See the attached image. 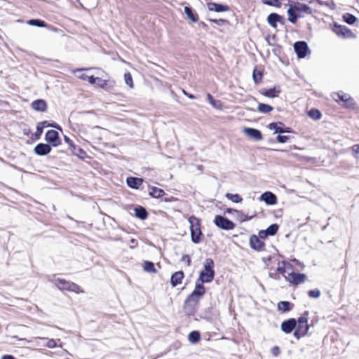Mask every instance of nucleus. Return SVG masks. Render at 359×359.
<instances>
[{"label": "nucleus", "instance_id": "49530a36", "mask_svg": "<svg viewBox=\"0 0 359 359\" xmlns=\"http://www.w3.org/2000/svg\"><path fill=\"white\" fill-rule=\"evenodd\" d=\"M189 170L190 172H196V170H198V172L200 173L202 171V165H191L189 166Z\"/></svg>", "mask_w": 359, "mask_h": 359}, {"label": "nucleus", "instance_id": "5701e85b", "mask_svg": "<svg viewBox=\"0 0 359 359\" xmlns=\"http://www.w3.org/2000/svg\"><path fill=\"white\" fill-rule=\"evenodd\" d=\"M32 107L34 109L39 111H45L47 108L46 102L43 100H36L32 103Z\"/></svg>", "mask_w": 359, "mask_h": 359}, {"label": "nucleus", "instance_id": "393cba45", "mask_svg": "<svg viewBox=\"0 0 359 359\" xmlns=\"http://www.w3.org/2000/svg\"><path fill=\"white\" fill-rule=\"evenodd\" d=\"M294 9L299 12H304L307 14H311L312 13V9L308 6L307 5L302 3H296L294 5Z\"/></svg>", "mask_w": 359, "mask_h": 359}, {"label": "nucleus", "instance_id": "4d7b16f0", "mask_svg": "<svg viewBox=\"0 0 359 359\" xmlns=\"http://www.w3.org/2000/svg\"><path fill=\"white\" fill-rule=\"evenodd\" d=\"M77 76L79 79H80L81 80L86 81L88 79V75H87L86 74H81L80 75H78Z\"/></svg>", "mask_w": 359, "mask_h": 359}, {"label": "nucleus", "instance_id": "dca6fc26", "mask_svg": "<svg viewBox=\"0 0 359 359\" xmlns=\"http://www.w3.org/2000/svg\"><path fill=\"white\" fill-rule=\"evenodd\" d=\"M260 200L264 201L268 205H275L277 203L276 196L270 191L262 194Z\"/></svg>", "mask_w": 359, "mask_h": 359}, {"label": "nucleus", "instance_id": "7c9ffc66", "mask_svg": "<svg viewBox=\"0 0 359 359\" xmlns=\"http://www.w3.org/2000/svg\"><path fill=\"white\" fill-rule=\"evenodd\" d=\"M135 216L141 219H144L147 217V212L144 208H135Z\"/></svg>", "mask_w": 359, "mask_h": 359}, {"label": "nucleus", "instance_id": "6e6d98bb", "mask_svg": "<svg viewBox=\"0 0 359 359\" xmlns=\"http://www.w3.org/2000/svg\"><path fill=\"white\" fill-rule=\"evenodd\" d=\"M210 21L216 23L217 25H222L224 22H225V20H222V19H219V20H210Z\"/></svg>", "mask_w": 359, "mask_h": 359}, {"label": "nucleus", "instance_id": "3c124183", "mask_svg": "<svg viewBox=\"0 0 359 359\" xmlns=\"http://www.w3.org/2000/svg\"><path fill=\"white\" fill-rule=\"evenodd\" d=\"M48 348H55L57 344L56 341L54 339H48L47 344L46 345Z\"/></svg>", "mask_w": 359, "mask_h": 359}, {"label": "nucleus", "instance_id": "bf43d9fd", "mask_svg": "<svg viewBox=\"0 0 359 359\" xmlns=\"http://www.w3.org/2000/svg\"><path fill=\"white\" fill-rule=\"evenodd\" d=\"M183 93H184V95H185L186 96H187L190 99H194L195 98L194 95H193L191 94L187 93L184 90H183Z\"/></svg>", "mask_w": 359, "mask_h": 359}, {"label": "nucleus", "instance_id": "8fccbe9b", "mask_svg": "<svg viewBox=\"0 0 359 359\" xmlns=\"http://www.w3.org/2000/svg\"><path fill=\"white\" fill-rule=\"evenodd\" d=\"M181 262H186L188 266L191 264V259L188 255H183L181 258Z\"/></svg>", "mask_w": 359, "mask_h": 359}, {"label": "nucleus", "instance_id": "f3484780", "mask_svg": "<svg viewBox=\"0 0 359 359\" xmlns=\"http://www.w3.org/2000/svg\"><path fill=\"white\" fill-rule=\"evenodd\" d=\"M207 6L210 11L215 12H226L229 10V7L228 6L213 2L208 3Z\"/></svg>", "mask_w": 359, "mask_h": 359}, {"label": "nucleus", "instance_id": "c85d7f7f", "mask_svg": "<svg viewBox=\"0 0 359 359\" xmlns=\"http://www.w3.org/2000/svg\"><path fill=\"white\" fill-rule=\"evenodd\" d=\"M296 13H297V11L294 9V6L290 5V8L287 9V14L289 15L288 20L292 23H295L297 22L298 15Z\"/></svg>", "mask_w": 359, "mask_h": 359}, {"label": "nucleus", "instance_id": "a211bd4d", "mask_svg": "<svg viewBox=\"0 0 359 359\" xmlns=\"http://www.w3.org/2000/svg\"><path fill=\"white\" fill-rule=\"evenodd\" d=\"M283 123L282 122L271 123L269 125V128L271 130H274V133H283L285 132H290V128H287L285 130L283 128Z\"/></svg>", "mask_w": 359, "mask_h": 359}, {"label": "nucleus", "instance_id": "b1692460", "mask_svg": "<svg viewBox=\"0 0 359 359\" xmlns=\"http://www.w3.org/2000/svg\"><path fill=\"white\" fill-rule=\"evenodd\" d=\"M126 182L128 187L137 189L142 184L143 180L137 177H128Z\"/></svg>", "mask_w": 359, "mask_h": 359}, {"label": "nucleus", "instance_id": "f03ea898", "mask_svg": "<svg viewBox=\"0 0 359 359\" xmlns=\"http://www.w3.org/2000/svg\"><path fill=\"white\" fill-rule=\"evenodd\" d=\"M214 276V262L212 259L208 258L203 263V270L201 271L199 278L197 281L202 283H208L213 280Z\"/></svg>", "mask_w": 359, "mask_h": 359}, {"label": "nucleus", "instance_id": "f257e3e1", "mask_svg": "<svg viewBox=\"0 0 359 359\" xmlns=\"http://www.w3.org/2000/svg\"><path fill=\"white\" fill-rule=\"evenodd\" d=\"M205 289L203 283L196 281V286L192 293L187 297L185 302V308L190 306L191 309L189 311L192 312L196 304L198 303L201 297L205 294Z\"/></svg>", "mask_w": 359, "mask_h": 359}, {"label": "nucleus", "instance_id": "603ef678", "mask_svg": "<svg viewBox=\"0 0 359 359\" xmlns=\"http://www.w3.org/2000/svg\"><path fill=\"white\" fill-rule=\"evenodd\" d=\"M43 126H41L39 124L37 125L36 130L35 132L36 136L41 135V134L43 133Z\"/></svg>", "mask_w": 359, "mask_h": 359}, {"label": "nucleus", "instance_id": "37998d69", "mask_svg": "<svg viewBox=\"0 0 359 359\" xmlns=\"http://www.w3.org/2000/svg\"><path fill=\"white\" fill-rule=\"evenodd\" d=\"M252 78L254 81L257 83L262 80V75L260 72H257L256 69H255L252 73Z\"/></svg>", "mask_w": 359, "mask_h": 359}, {"label": "nucleus", "instance_id": "e2e57ef3", "mask_svg": "<svg viewBox=\"0 0 359 359\" xmlns=\"http://www.w3.org/2000/svg\"><path fill=\"white\" fill-rule=\"evenodd\" d=\"M82 70H83V69H77L74 70V71H73V73H74V74H75L76 72H80V71H82Z\"/></svg>", "mask_w": 359, "mask_h": 359}, {"label": "nucleus", "instance_id": "09e8293b", "mask_svg": "<svg viewBox=\"0 0 359 359\" xmlns=\"http://www.w3.org/2000/svg\"><path fill=\"white\" fill-rule=\"evenodd\" d=\"M271 352L273 356L277 357L280 354V350L278 346H276L271 348Z\"/></svg>", "mask_w": 359, "mask_h": 359}, {"label": "nucleus", "instance_id": "a18cd8bd", "mask_svg": "<svg viewBox=\"0 0 359 359\" xmlns=\"http://www.w3.org/2000/svg\"><path fill=\"white\" fill-rule=\"evenodd\" d=\"M264 4L273 6H279L280 3L278 0H262Z\"/></svg>", "mask_w": 359, "mask_h": 359}, {"label": "nucleus", "instance_id": "1a4fd4ad", "mask_svg": "<svg viewBox=\"0 0 359 359\" xmlns=\"http://www.w3.org/2000/svg\"><path fill=\"white\" fill-rule=\"evenodd\" d=\"M285 279L291 284L299 285L305 282L306 276L304 273H296L294 272L288 273L287 276H284Z\"/></svg>", "mask_w": 359, "mask_h": 359}, {"label": "nucleus", "instance_id": "412c9836", "mask_svg": "<svg viewBox=\"0 0 359 359\" xmlns=\"http://www.w3.org/2000/svg\"><path fill=\"white\" fill-rule=\"evenodd\" d=\"M184 278V273L182 271H177L174 273L170 278V283L172 287H175L177 285L182 283V281Z\"/></svg>", "mask_w": 359, "mask_h": 359}, {"label": "nucleus", "instance_id": "4468645a", "mask_svg": "<svg viewBox=\"0 0 359 359\" xmlns=\"http://www.w3.org/2000/svg\"><path fill=\"white\" fill-rule=\"evenodd\" d=\"M267 22H268L269 25L270 26H271L273 28H276L277 27L276 23L278 22L281 23L282 25L284 24V18L277 13H271L267 17Z\"/></svg>", "mask_w": 359, "mask_h": 359}, {"label": "nucleus", "instance_id": "aec40b11", "mask_svg": "<svg viewBox=\"0 0 359 359\" xmlns=\"http://www.w3.org/2000/svg\"><path fill=\"white\" fill-rule=\"evenodd\" d=\"M250 243L252 248L257 250H262L264 246V242L262 241L257 236H251Z\"/></svg>", "mask_w": 359, "mask_h": 359}, {"label": "nucleus", "instance_id": "79ce46f5", "mask_svg": "<svg viewBox=\"0 0 359 359\" xmlns=\"http://www.w3.org/2000/svg\"><path fill=\"white\" fill-rule=\"evenodd\" d=\"M28 24L30 25L37 26L40 27H43L46 26V23L44 21L36 19L29 20Z\"/></svg>", "mask_w": 359, "mask_h": 359}, {"label": "nucleus", "instance_id": "5fc2aeb1", "mask_svg": "<svg viewBox=\"0 0 359 359\" xmlns=\"http://www.w3.org/2000/svg\"><path fill=\"white\" fill-rule=\"evenodd\" d=\"M95 78L94 76H88L87 81L92 85L95 86Z\"/></svg>", "mask_w": 359, "mask_h": 359}, {"label": "nucleus", "instance_id": "7ed1b4c3", "mask_svg": "<svg viewBox=\"0 0 359 359\" xmlns=\"http://www.w3.org/2000/svg\"><path fill=\"white\" fill-rule=\"evenodd\" d=\"M189 222L190 224L191 241L194 243H200L202 236L200 220L194 216H191L189 218Z\"/></svg>", "mask_w": 359, "mask_h": 359}, {"label": "nucleus", "instance_id": "6ab92c4d", "mask_svg": "<svg viewBox=\"0 0 359 359\" xmlns=\"http://www.w3.org/2000/svg\"><path fill=\"white\" fill-rule=\"evenodd\" d=\"M278 229V225L276 224H273L270 225L266 230L261 231L259 232V236L261 238L266 237L267 236H273L276 233Z\"/></svg>", "mask_w": 359, "mask_h": 359}, {"label": "nucleus", "instance_id": "58836bf2", "mask_svg": "<svg viewBox=\"0 0 359 359\" xmlns=\"http://www.w3.org/2000/svg\"><path fill=\"white\" fill-rule=\"evenodd\" d=\"M200 339V333L197 331H193L189 334V340L191 343L197 342Z\"/></svg>", "mask_w": 359, "mask_h": 359}, {"label": "nucleus", "instance_id": "680f3d73", "mask_svg": "<svg viewBox=\"0 0 359 359\" xmlns=\"http://www.w3.org/2000/svg\"><path fill=\"white\" fill-rule=\"evenodd\" d=\"M39 124L41 125V126H43V128L46 127V126H49V125L47 123L46 121H43V122L39 123Z\"/></svg>", "mask_w": 359, "mask_h": 359}, {"label": "nucleus", "instance_id": "0e129e2a", "mask_svg": "<svg viewBox=\"0 0 359 359\" xmlns=\"http://www.w3.org/2000/svg\"><path fill=\"white\" fill-rule=\"evenodd\" d=\"M130 243H131L132 244H135V243H136V241H135L134 238H132V239L130 240Z\"/></svg>", "mask_w": 359, "mask_h": 359}, {"label": "nucleus", "instance_id": "6e6552de", "mask_svg": "<svg viewBox=\"0 0 359 359\" xmlns=\"http://www.w3.org/2000/svg\"><path fill=\"white\" fill-rule=\"evenodd\" d=\"M103 74L106 75V78H104V75H102V77L97 76L95 78V86L100 88H111L115 86V82L114 81H110L108 78V75L106 74L104 72H102Z\"/></svg>", "mask_w": 359, "mask_h": 359}, {"label": "nucleus", "instance_id": "0eeeda50", "mask_svg": "<svg viewBox=\"0 0 359 359\" xmlns=\"http://www.w3.org/2000/svg\"><path fill=\"white\" fill-rule=\"evenodd\" d=\"M214 223L217 226L224 230H231L234 228V224L231 220L220 215L215 217Z\"/></svg>", "mask_w": 359, "mask_h": 359}, {"label": "nucleus", "instance_id": "4c0bfd02", "mask_svg": "<svg viewBox=\"0 0 359 359\" xmlns=\"http://www.w3.org/2000/svg\"><path fill=\"white\" fill-rule=\"evenodd\" d=\"M65 139L66 142H67L71 147H73V154L79 157L80 154L83 153V150L80 148H76V147L73 146L72 141L68 137H65Z\"/></svg>", "mask_w": 359, "mask_h": 359}, {"label": "nucleus", "instance_id": "423d86ee", "mask_svg": "<svg viewBox=\"0 0 359 359\" xmlns=\"http://www.w3.org/2000/svg\"><path fill=\"white\" fill-rule=\"evenodd\" d=\"M332 31L339 36L348 39L355 38V35L351 32V30L345 26L334 24L332 28Z\"/></svg>", "mask_w": 359, "mask_h": 359}, {"label": "nucleus", "instance_id": "473e14b6", "mask_svg": "<svg viewBox=\"0 0 359 359\" xmlns=\"http://www.w3.org/2000/svg\"><path fill=\"white\" fill-rule=\"evenodd\" d=\"M144 270L149 273H156V270L154 267V264L151 262L147 261L144 264Z\"/></svg>", "mask_w": 359, "mask_h": 359}, {"label": "nucleus", "instance_id": "2f4dec72", "mask_svg": "<svg viewBox=\"0 0 359 359\" xmlns=\"http://www.w3.org/2000/svg\"><path fill=\"white\" fill-rule=\"evenodd\" d=\"M257 110L263 114H268L273 110V107L271 105L259 103L257 107Z\"/></svg>", "mask_w": 359, "mask_h": 359}, {"label": "nucleus", "instance_id": "13d9d810", "mask_svg": "<svg viewBox=\"0 0 359 359\" xmlns=\"http://www.w3.org/2000/svg\"><path fill=\"white\" fill-rule=\"evenodd\" d=\"M1 359H15V358L11 355H4L1 357Z\"/></svg>", "mask_w": 359, "mask_h": 359}, {"label": "nucleus", "instance_id": "72a5a7b5", "mask_svg": "<svg viewBox=\"0 0 359 359\" xmlns=\"http://www.w3.org/2000/svg\"><path fill=\"white\" fill-rule=\"evenodd\" d=\"M280 93V90H276L275 88L266 90L263 95L269 97H275Z\"/></svg>", "mask_w": 359, "mask_h": 359}, {"label": "nucleus", "instance_id": "338daca9", "mask_svg": "<svg viewBox=\"0 0 359 359\" xmlns=\"http://www.w3.org/2000/svg\"><path fill=\"white\" fill-rule=\"evenodd\" d=\"M52 126H53V128H60L59 127H57L56 126H53V125H52Z\"/></svg>", "mask_w": 359, "mask_h": 359}, {"label": "nucleus", "instance_id": "c03bdc74", "mask_svg": "<svg viewBox=\"0 0 359 359\" xmlns=\"http://www.w3.org/2000/svg\"><path fill=\"white\" fill-rule=\"evenodd\" d=\"M309 296L311 298H318L320 296L319 290H311L309 292Z\"/></svg>", "mask_w": 359, "mask_h": 359}, {"label": "nucleus", "instance_id": "ea45409f", "mask_svg": "<svg viewBox=\"0 0 359 359\" xmlns=\"http://www.w3.org/2000/svg\"><path fill=\"white\" fill-rule=\"evenodd\" d=\"M124 80H125V83L126 85H128L130 88H133L134 85H133V78H132L130 73H129V72L125 73Z\"/></svg>", "mask_w": 359, "mask_h": 359}, {"label": "nucleus", "instance_id": "cd10ccee", "mask_svg": "<svg viewBox=\"0 0 359 359\" xmlns=\"http://www.w3.org/2000/svg\"><path fill=\"white\" fill-rule=\"evenodd\" d=\"M293 305L286 301H281L278 304V309L283 312L289 311L292 309Z\"/></svg>", "mask_w": 359, "mask_h": 359}, {"label": "nucleus", "instance_id": "f704fd0d", "mask_svg": "<svg viewBox=\"0 0 359 359\" xmlns=\"http://www.w3.org/2000/svg\"><path fill=\"white\" fill-rule=\"evenodd\" d=\"M184 13L187 15V18L192 22H196L198 20V18L193 13V11L191 8L186 6L184 8Z\"/></svg>", "mask_w": 359, "mask_h": 359}, {"label": "nucleus", "instance_id": "ddd939ff", "mask_svg": "<svg viewBox=\"0 0 359 359\" xmlns=\"http://www.w3.org/2000/svg\"><path fill=\"white\" fill-rule=\"evenodd\" d=\"M243 132L248 137L252 140L259 141L262 139V133L257 129L245 128L243 129Z\"/></svg>", "mask_w": 359, "mask_h": 359}, {"label": "nucleus", "instance_id": "de8ad7c7", "mask_svg": "<svg viewBox=\"0 0 359 359\" xmlns=\"http://www.w3.org/2000/svg\"><path fill=\"white\" fill-rule=\"evenodd\" d=\"M289 139V137L287 135H278L276 137V140L278 142L284 143L287 142V140Z\"/></svg>", "mask_w": 359, "mask_h": 359}, {"label": "nucleus", "instance_id": "4be33fe9", "mask_svg": "<svg viewBox=\"0 0 359 359\" xmlns=\"http://www.w3.org/2000/svg\"><path fill=\"white\" fill-rule=\"evenodd\" d=\"M34 151L38 155H46L48 154L50 151V147L48 144H39L34 148Z\"/></svg>", "mask_w": 359, "mask_h": 359}, {"label": "nucleus", "instance_id": "39448f33", "mask_svg": "<svg viewBox=\"0 0 359 359\" xmlns=\"http://www.w3.org/2000/svg\"><path fill=\"white\" fill-rule=\"evenodd\" d=\"M55 285L60 290H66L76 293L83 292V290L76 284L66 281L64 279L57 278Z\"/></svg>", "mask_w": 359, "mask_h": 359}, {"label": "nucleus", "instance_id": "a19ab883", "mask_svg": "<svg viewBox=\"0 0 359 359\" xmlns=\"http://www.w3.org/2000/svg\"><path fill=\"white\" fill-rule=\"evenodd\" d=\"M309 116L314 120H318L321 118V114L318 109H311L309 113Z\"/></svg>", "mask_w": 359, "mask_h": 359}, {"label": "nucleus", "instance_id": "9d476101", "mask_svg": "<svg viewBox=\"0 0 359 359\" xmlns=\"http://www.w3.org/2000/svg\"><path fill=\"white\" fill-rule=\"evenodd\" d=\"M294 51L296 52L298 57L304 58L306 56L309 51L308 45L304 41L296 42L294 45Z\"/></svg>", "mask_w": 359, "mask_h": 359}, {"label": "nucleus", "instance_id": "69168bd1", "mask_svg": "<svg viewBox=\"0 0 359 359\" xmlns=\"http://www.w3.org/2000/svg\"><path fill=\"white\" fill-rule=\"evenodd\" d=\"M292 269V265L291 264V266H287V271Z\"/></svg>", "mask_w": 359, "mask_h": 359}, {"label": "nucleus", "instance_id": "f8f14e48", "mask_svg": "<svg viewBox=\"0 0 359 359\" xmlns=\"http://www.w3.org/2000/svg\"><path fill=\"white\" fill-rule=\"evenodd\" d=\"M333 98L337 102H343L346 106L349 107L353 104V99L348 94L341 93H335Z\"/></svg>", "mask_w": 359, "mask_h": 359}, {"label": "nucleus", "instance_id": "e433bc0d", "mask_svg": "<svg viewBox=\"0 0 359 359\" xmlns=\"http://www.w3.org/2000/svg\"><path fill=\"white\" fill-rule=\"evenodd\" d=\"M343 19L346 22H347L349 25H353L356 21V18L350 13H345L343 15Z\"/></svg>", "mask_w": 359, "mask_h": 359}, {"label": "nucleus", "instance_id": "c9c22d12", "mask_svg": "<svg viewBox=\"0 0 359 359\" xmlns=\"http://www.w3.org/2000/svg\"><path fill=\"white\" fill-rule=\"evenodd\" d=\"M226 197L233 203H241L243 201L242 198L237 194H232L227 193L226 194Z\"/></svg>", "mask_w": 359, "mask_h": 359}, {"label": "nucleus", "instance_id": "052dcab7", "mask_svg": "<svg viewBox=\"0 0 359 359\" xmlns=\"http://www.w3.org/2000/svg\"><path fill=\"white\" fill-rule=\"evenodd\" d=\"M269 277L271 278H273V279H276V280L279 279V276L278 275L273 274V273H269Z\"/></svg>", "mask_w": 359, "mask_h": 359}, {"label": "nucleus", "instance_id": "9b49d317", "mask_svg": "<svg viewBox=\"0 0 359 359\" xmlns=\"http://www.w3.org/2000/svg\"><path fill=\"white\" fill-rule=\"evenodd\" d=\"M297 320L294 318H290L281 323L280 328L283 332L290 334L292 330H295Z\"/></svg>", "mask_w": 359, "mask_h": 359}, {"label": "nucleus", "instance_id": "a878e982", "mask_svg": "<svg viewBox=\"0 0 359 359\" xmlns=\"http://www.w3.org/2000/svg\"><path fill=\"white\" fill-rule=\"evenodd\" d=\"M207 99L210 104L215 109L222 110L223 109V104L219 100H216L213 98V97L210 94L208 93L207 95Z\"/></svg>", "mask_w": 359, "mask_h": 359}, {"label": "nucleus", "instance_id": "864d4df0", "mask_svg": "<svg viewBox=\"0 0 359 359\" xmlns=\"http://www.w3.org/2000/svg\"><path fill=\"white\" fill-rule=\"evenodd\" d=\"M353 154L358 155L359 154V144H355L351 147Z\"/></svg>", "mask_w": 359, "mask_h": 359}, {"label": "nucleus", "instance_id": "20e7f679", "mask_svg": "<svg viewBox=\"0 0 359 359\" xmlns=\"http://www.w3.org/2000/svg\"><path fill=\"white\" fill-rule=\"evenodd\" d=\"M309 330L308 325V318L305 316H301L297 321V325L293 335L295 338L299 339L301 337L306 336Z\"/></svg>", "mask_w": 359, "mask_h": 359}, {"label": "nucleus", "instance_id": "c756f323", "mask_svg": "<svg viewBox=\"0 0 359 359\" xmlns=\"http://www.w3.org/2000/svg\"><path fill=\"white\" fill-rule=\"evenodd\" d=\"M149 195L151 196L154 198H160L164 194V191L163 189L151 187L149 188Z\"/></svg>", "mask_w": 359, "mask_h": 359}, {"label": "nucleus", "instance_id": "2eb2a0df", "mask_svg": "<svg viewBox=\"0 0 359 359\" xmlns=\"http://www.w3.org/2000/svg\"><path fill=\"white\" fill-rule=\"evenodd\" d=\"M46 140L56 146L60 142L58 133L54 130H48L46 134Z\"/></svg>", "mask_w": 359, "mask_h": 359}, {"label": "nucleus", "instance_id": "bb28decb", "mask_svg": "<svg viewBox=\"0 0 359 359\" xmlns=\"http://www.w3.org/2000/svg\"><path fill=\"white\" fill-rule=\"evenodd\" d=\"M287 266H291V264L285 261L279 262L278 263L276 271L281 273L283 276H286L285 273L287 271Z\"/></svg>", "mask_w": 359, "mask_h": 359}]
</instances>
